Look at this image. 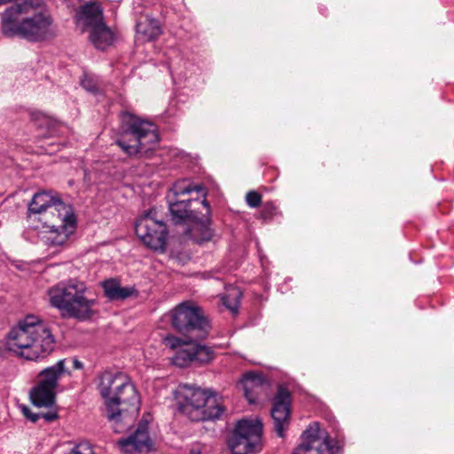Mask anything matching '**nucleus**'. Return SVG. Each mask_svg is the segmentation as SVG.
<instances>
[{"mask_svg": "<svg viewBox=\"0 0 454 454\" xmlns=\"http://www.w3.org/2000/svg\"><path fill=\"white\" fill-rule=\"evenodd\" d=\"M194 361L201 364L209 363L215 355L211 348L204 345L192 344Z\"/></svg>", "mask_w": 454, "mask_h": 454, "instance_id": "26", "label": "nucleus"}, {"mask_svg": "<svg viewBox=\"0 0 454 454\" xmlns=\"http://www.w3.org/2000/svg\"><path fill=\"white\" fill-rule=\"evenodd\" d=\"M90 42L99 50H106L111 46L115 40L114 32L106 24L102 22L92 29L88 31Z\"/></svg>", "mask_w": 454, "mask_h": 454, "instance_id": "18", "label": "nucleus"}, {"mask_svg": "<svg viewBox=\"0 0 454 454\" xmlns=\"http://www.w3.org/2000/svg\"><path fill=\"white\" fill-rule=\"evenodd\" d=\"M199 226H200V228H201L202 237L201 238H196L195 235H193L194 239H196V240L198 242L208 240L211 238V231H210V229L207 226L204 225V224H198V227Z\"/></svg>", "mask_w": 454, "mask_h": 454, "instance_id": "33", "label": "nucleus"}, {"mask_svg": "<svg viewBox=\"0 0 454 454\" xmlns=\"http://www.w3.org/2000/svg\"><path fill=\"white\" fill-rule=\"evenodd\" d=\"M52 23L53 20L41 0H24L4 11L2 31L6 36H20L37 42L52 35Z\"/></svg>", "mask_w": 454, "mask_h": 454, "instance_id": "2", "label": "nucleus"}, {"mask_svg": "<svg viewBox=\"0 0 454 454\" xmlns=\"http://www.w3.org/2000/svg\"><path fill=\"white\" fill-rule=\"evenodd\" d=\"M39 382L29 391V400L37 408H50L57 394V367L51 366L40 373Z\"/></svg>", "mask_w": 454, "mask_h": 454, "instance_id": "12", "label": "nucleus"}, {"mask_svg": "<svg viewBox=\"0 0 454 454\" xmlns=\"http://www.w3.org/2000/svg\"><path fill=\"white\" fill-rule=\"evenodd\" d=\"M48 295L50 297V303L53 308H57V293L55 290V286H51L48 290Z\"/></svg>", "mask_w": 454, "mask_h": 454, "instance_id": "34", "label": "nucleus"}, {"mask_svg": "<svg viewBox=\"0 0 454 454\" xmlns=\"http://www.w3.org/2000/svg\"><path fill=\"white\" fill-rule=\"evenodd\" d=\"M246 201L251 207H256L261 204L262 197L256 192H249L246 196Z\"/></svg>", "mask_w": 454, "mask_h": 454, "instance_id": "31", "label": "nucleus"}, {"mask_svg": "<svg viewBox=\"0 0 454 454\" xmlns=\"http://www.w3.org/2000/svg\"><path fill=\"white\" fill-rule=\"evenodd\" d=\"M59 377L66 372L69 373L70 369H80L82 368V363L76 358L63 359L59 361Z\"/></svg>", "mask_w": 454, "mask_h": 454, "instance_id": "28", "label": "nucleus"}, {"mask_svg": "<svg viewBox=\"0 0 454 454\" xmlns=\"http://www.w3.org/2000/svg\"><path fill=\"white\" fill-rule=\"evenodd\" d=\"M34 121L40 129H45L49 136L55 131L56 121L43 112H36L32 114Z\"/></svg>", "mask_w": 454, "mask_h": 454, "instance_id": "25", "label": "nucleus"}, {"mask_svg": "<svg viewBox=\"0 0 454 454\" xmlns=\"http://www.w3.org/2000/svg\"><path fill=\"white\" fill-rule=\"evenodd\" d=\"M19 409L21 414L32 423H35L40 418H43L47 422H51L57 419V411L36 413L33 412L32 410L25 404H20Z\"/></svg>", "mask_w": 454, "mask_h": 454, "instance_id": "23", "label": "nucleus"}, {"mask_svg": "<svg viewBox=\"0 0 454 454\" xmlns=\"http://www.w3.org/2000/svg\"><path fill=\"white\" fill-rule=\"evenodd\" d=\"M118 445L125 454H137L150 450L152 441L148 435L147 422H141L135 433L128 438L118 441Z\"/></svg>", "mask_w": 454, "mask_h": 454, "instance_id": "15", "label": "nucleus"}, {"mask_svg": "<svg viewBox=\"0 0 454 454\" xmlns=\"http://www.w3.org/2000/svg\"><path fill=\"white\" fill-rule=\"evenodd\" d=\"M67 454H95V452L89 442H82L73 447V449Z\"/></svg>", "mask_w": 454, "mask_h": 454, "instance_id": "29", "label": "nucleus"}, {"mask_svg": "<svg viewBox=\"0 0 454 454\" xmlns=\"http://www.w3.org/2000/svg\"><path fill=\"white\" fill-rule=\"evenodd\" d=\"M74 19L76 27L82 33L88 32L105 21L103 10L96 2L87 3L82 5L79 10H77Z\"/></svg>", "mask_w": 454, "mask_h": 454, "instance_id": "16", "label": "nucleus"}, {"mask_svg": "<svg viewBox=\"0 0 454 454\" xmlns=\"http://www.w3.org/2000/svg\"><path fill=\"white\" fill-rule=\"evenodd\" d=\"M198 224H200L199 223H196L195 224V228H193V231H196V230H201V228H200V226L198 227Z\"/></svg>", "mask_w": 454, "mask_h": 454, "instance_id": "37", "label": "nucleus"}, {"mask_svg": "<svg viewBox=\"0 0 454 454\" xmlns=\"http://www.w3.org/2000/svg\"><path fill=\"white\" fill-rule=\"evenodd\" d=\"M190 200L168 201L173 220L177 223L185 220H194L195 215L188 209Z\"/></svg>", "mask_w": 454, "mask_h": 454, "instance_id": "22", "label": "nucleus"}, {"mask_svg": "<svg viewBox=\"0 0 454 454\" xmlns=\"http://www.w3.org/2000/svg\"><path fill=\"white\" fill-rule=\"evenodd\" d=\"M6 344L20 357L36 360L54 350L55 337L48 323L29 315L10 331Z\"/></svg>", "mask_w": 454, "mask_h": 454, "instance_id": "3", "label": "nucleus"}, {"mask_svg": "<svg viewBox=\"0 0 454 454\" xmlns=\"http://www.w3.org/2000/svg\"><path fill=\"white\" fill-rule=\"evenodd\" d=\"M159 140L156 127L131 114L121 115V135L117 145L129 155L144 154L153 150Z\"/></svg>", "mask_w": 454, "mask_h": 454, "instance_id": "5", "label": "nucleus"}, {"mask_svg": "<svg viewBox=\"0 0 454 454\" xmlns=\"http://www.w3.org/2000/svg\"><path fill=\"white\" fill-rule=\"evenodd\" d=\"M59 217L61 225L59 228V247H67L75 239L77 217L70 205L59 200Z\"/></svg>", "mask_w": 454, "mask_h": 454, "instance_id": "14", "label": "nucleus"}, {"mask_svg": "<svg viewBox=\"0 0 454 454\" xmlns=\"http://www.w3.org/2000/svg\"><path fill=\"white\" fill-rule=\"evenodd\" d=\"M202 204H203L206 207H208V204H207V200H204L202 201Z\"/></svg>", "mask_w": 454, "mask_h": 454, "instance_id": "38", "label": "nucleus"}, {"mask_svg": "<svg viewBox=\"0 0 454 454\" xmlns=\"http://www.w3.org/2000/svg\"><path fill=\"white\" fill-rule=\"evenodd\" d=\"M57 200L53 195L46 192L35 193L30 203L28 204L27 214L28 216L32 215H38V220L42 222L43 231H41L42 239H46V242L53 244L57 237V230L55 227V215L51 213V217L47 214L49 208L54 207Z\"/></svg>", "mask_w": 454, "mask_h": 454, "instance_id": "10", "label": "nucleus"}, {"mask_svg": "<svg viewBox=\"0 0 454 454\" xmlns=\"http://www.w3.org/2000/svg\"><path fill=\"white\" fill-rule=\"evenodd\" d=\"M135 230L137 237L149 248L164 251L167 239V227L157 216V212L151 209L144 214L136 223Z\"/></svg>", "mask_w": 454, "mask_h": 454, "instance_id": "9", "label": "nucleus"}, {"mask_svg": "<svg viewBox=\"0 0 454 454\" xmlns=\"http://www.w3.org/2000/svg\"><path fill=\"white\" fill-rule=\"evenodd\" d=\"M163 343L166 347H168L171 349H176L177 348H180L184 344H186V345L189 344L187 341H184V340H181L180 338L170 335V334L167 335L163 339Z\"/></svg>", "mask_w": 454, "mask_h": 454, "instance_id": "30", "label": "nucleus"}, {"mask_svg": "<svg viewBox=\"0 0 454 454\" xmlns=\"http://www.w3.org/2000/svg\"><path fill=\"white\" fill-rule=\"evenodd\" d=\"M244 395L250 403L256 401L260 394L267 388V382L264 378L259 374L247 373L241 381Z\"/></svg>", "mask_w": 454, "mask_h": 454, "instance_id": "17", "label": "nucleus"}, {"mask_svg": "<svg viewBox=\"0 0 454 454\" xmlns=\"http://www.w3.org/2000/svg\"><path fill=\"white\" fill-rule=\"evenodd\" d=\"M203 187L200 185H193L189 180H179L173 184L167 193V200H180V197L191 193L192 192H200Z\"/></svg>", "mask_w": 454, "mask_h": 454, "instance_id": "21", "label": "nucleus"}, {"mask_svg": "<svg viewBox=\"0 0 454 454\" xmlns=\"http://www.w3.org/2000/svg\"><path fill=\"white\" fill-rule=\"evenodd\" d=\"M172 326L192 340L203 338L209 327L208 321L201 309L192 301H184L171 311Z\"/></svg>", "mask_w": 454, "mask_h": 454, "instance_id": "8", "label": "nucleus"}, {"mask_svg": "<svg viewBox=\"0 0 454 454\" xmlns=\"http://www.w3.org/2000/svg\"><path fill=\"white\" fill-rule=\"evenodd\" d=\"M192 361L194 357L191 343L180 348L172 358V363L178 367H186Z\"/></svg>", "mask_w": 454, "mask_h": 454, "instance_id": "24", "label": "nucleus"}, {"mask_svg": "<svg viewBox=\"0 0 454 454\" xmlns=\"http://www.w3.org/2000/svg\"><path fill=\"white\" fill-rule=\"evenodd\" d=\"M81 85L87 91L91 93H95L98 90V87L94 81L91 78H89L88 76H84V78L81 81Z\"/></svg>", "mask_w": 454, "mask_h": 454, "instance_id": "32", "label": "nucleus"}, {"mask_svg": "<svg viewBox=\"0 0 454 454\" xmlns=\"http://www.w3.org/2000/svg\"><path fill=\"white\" fill-rule=\"evenodd\" d=\"M271 417L277 434L283 437L290 419V395L287 390L278 389L273 399Z\"/></svg>", "mask_w": 454, "mask_h": 454, "instance_id": "13", "label": "nucleus"}, {"mask_svg": "<svg viewBox=\"0 0 454 454\" xmlns=\"http://www.w3.org/2000/svg\"><path fill=\"white\" fill-rule=\"evenodd\" d=\"M241 292L238 287H231L227 290V294L222 298L223 305L235 313L238 310Z\"/></svg>", "mask_w": 454, "mask_h": 454, "instance_id": "27", "label": "nucleus"}, {"mask_svg": "<svg viewBox=\"0 0 454 454\" xmlns=\"http://www.w3.org/2000/svg\"><path fill=\"white\" fill-rule=\"evenodd\" d=\"M232 454H256L262 449V424L257 418L239 420L227 439Z\"/></svg>", "mask_w": 454, "mask_h": 454, "instance_id": "7", "label": "nucleus"}, {"mask_svg": "<svg viewBox=\"0 0 454 454\" xmlns=\"http://www.w3.org/2000/svg\"><path fill=\"white\" fill-rule=\"evenodd\" d=\"M175 397L179 411L194 421L218 419L223 406L210 390L191 385H180Z\"/></svg>", "mask_w": 454, "mask_h": 454, "instance_id": "4", "label": "nucleus"}, {"mask_svg": "<svg viewBox=\"0 0 454 454\" xmlns=\"http://www.w3.org/2000/svg\"><path fill=\"white\" fill-rule=\"evenodd\" d=\"M96 299L90 296L86 285L76 279L63 286L59 294V310L63 317L90 319L96 314Z\"/></svg>", "mask_w": 454, "mask_h": 454, "instance_id": "6", "label": "nucleus"}, {"mask_svg": "<svg viewBox=\"0 0 454 454\" xmlns=\"http://www.w3.org/2000/svg\"><path fill=\"white\" fill-rule=\"evenodd\" d=\"M137 32L141 35L145 40L152 41L161 34L160 26L155 19L145 16L137 23Z\"/></svg>", "mask_w": 454, "mask_h": 454, "instance_id": "20", "label": "nucleus"}, {"mask_svg": "<svg viewBox=\"0 0 454 454\" xmlns=\"http://www.w3.org/2000/svg\"><path fill=\"white\" fill-rule=\"evenodd\" d=\"M102 287L105 295L111 301L125 300L137 294V290L134 286L122 287L119 282L114 278L102 282Z\"/></svg>", "mask_w": 454, "mask_h": 454, "instance_id": "19", "label": "nucleus"}, {"mask_svg": "<svg viewBox=\"0 0 454 454\" xmlns=\"http://www.w3.org/2000/svg\"><path fill=\"white\" fill-rule=\"evenodd\" d=\"M338 451L339 447L329 441L327 433L314 423L302 434L301 443L294 454H337Z\"/></svg>", "mask_w": 454, "mask_h": 454, "instance_id": "11", "label": "nucleus"}, {"mask_svg": "<svg viewBox=\"0 0 454 454\" xmlns=\"http://www.w3.org/2000/svg\"><path fill=\"white\" fill-rule=\"evenodd\" d=\"M98 389L114 432H123L138 411L139 396L135 386L121 372H105L100 376Z\"/></svg>", "mask_w": 454, "mask_h": 454, "instance_id": "1", "label": "nucleus"}, {"mask_svg": "<svg viewBox=\"0 0 454 454\" xmlns=\"http://www.w3.org/2000/svg\"><path fill=\"white\" fill-rule=\"evenodd\" d=\"M53 270H54V269H53V267H51H51H48V268H47V269L43 272V274H42V276H41V280H43H43H45V281H47V282H48V281H49V279H48V278H47V277H48V275L50 274V271H52Z\"/></svg>", "mask_w": 454, "mask_h": 454, "instance_id": "36", "label": "nucleus"}, {"mask_svg": "<svg viewBox=\"0 0 454 454\" xmlns=\"http://www.w3.org/2000/svg\"><path fill=\"white\" fill-rule=\"evenodd\" d=\"M202 447L199 444L193 445L190 449V454H201Z\"/></svg>", "mask_w": 454, "mask_h": 454, "instance_id": "35", "label": "nucleus"}]
</instances>
